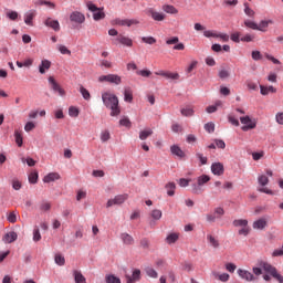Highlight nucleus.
Returning a JSON list of instances; mask_svg holds the SVG:
<instances>
[{
  "instance_id": "e2e57ef3",
  "label": "nucleus",
  "mask_w": 283,
  "mask_h": 283,
  "mask_svg": "<svg viewBox=\"0 0 283 283\" xmlns=\"http://www.w3.org/2000/svg\"><path fill=\"white\" fill-rule=\"evenodd\" d=\"M119 125H122V127H132V122L129 118L124 117L119 120Z\"/></svg>"
},
{
  "instance_id": "c756f323",
  "label": "nucleus",
  "mask_w": 283,
  "mask_h": 283,
  "mask_svg": "<svg viewBox=\"0 0 283 283\" xmlns=\"http://www.w3.org/2000/svg\"><path fill=\"white\" fill-rule=\"evenodd\" d=\"M73 276L75 280V283H87V280L84 277L83 273H81V271L75 270L73 272Z\"/></svg>"
},
{
  "instance_id": "a18cd8bd",
  "label": "nucleus",
  "mask_w": 283,
  "mask_h": 283,
  "mask_svg": "<svg viewBox=\"0 0 283 283\" xmlns=\"http://www.w3.org/2000/svg\"><path fill=\"white\" fill-rule=\"evenodd\" d=\"M258 180L261 187H266V185H269V177H266L265 175L259 176Z\"/></svg>"
},
{
  "instance_id": "c85d7f7f",
  "label": "nucleus",
  "mask_w": 283,
  "mask_h": 283,
  "mask_svg": "<svg viewBox=\"0 0 283 283\" xmlns=\"http://www.w3.org/2000/svg\"><path fill=\"white\" fill-rule=\"evenodd\" d=\"M208 243L210 244V247H212V249H220V241L218 240V238L209 234L207 237Z\"/></svg>"
},
{
  "instance_id": "58836bf2",
  "label": "nucleus",
  "mask_w": 283,
  "mask_h": 283,
  "mask_svg": "<svg viewBox=\"0 0 283 283\" xmlns=\"http://www.w3.org/2000/svg\"><path fill=\"white\" fill-rule=\"evenodd\" d=\"M177 240H178V233H170V234L166 238L167 244H174V243H176Z\"/></svg>"
},
{
  "instance_id": "4d7b16f0",
  "label": "nucleus",
  "mask_w": 283,
  "mask_h": 283,
  "mask_svg": "<svg viewBox=\"0 0 283 283\" xmlns=\"http://www.w3.org/2000/svg\"><path fill=\"white\" fill-rule=\"evenodd\" d=\"M136 74L138 76H143L144 78H148V76H151V71H149V70H142V71H137Z\"/></svg>"
},
{
  "instance_id": "69168bd1",
  "label": "nucleus",
  "mask_w": 283,
  "mask_h": 283,
  "mask_svg": "<svg viewBox=\"0 0 283 283\" xmlns=\"http://www.w3.org/2000/svg\"><path fill=\"white\" fill-rule=\"evenodd\" d=\"M190 181H191V179L180 178L178 181V185H179V187H189Z\"/></svg>"
},
{
  "instance_id": "9d476101",
  "label": "nucleus",
  "mask_w": 283,
  "mask_h": 283,
  "mask_svg": "<svg viewBox=\"0 0 283 283\" xmlns=\"http://www.w3.org/2000/svg\"><path fill=\"white\" fill-rule=\"evenodd\" d=\"M129 196L127 193L118 195L114 199H109L106 203V207L109 209V207H114V205H123L125 200H127Z\"/></svg>"
},
{
  "instance_id": "20e7f679",
  "label": "nucleus",
  "mask_w": 283,
  "mask_h": 283,
  "mask_svg": "<svg viewBox=\"0 0 283 283\" xmlns=\"http://www.w3.org/2000/svg\"><path fill=\"white\" fill-rule=\"evenodd\" d=\"M86 6L90 12H93L94 21H103V19H105V11H103V8H98L92 2H87Z\"/></svg>"
},
{
  "instance_id": "37998d69",
  "label": "nucleus",
  "mask_w": 283,
  "mask_h": 283,
  "mask_svg": "<svg viewBox=\"0 0 283 283\" xmlns=\"http://www.w3.org/2000/svg\"><path fill=\"white\" fill-rule=\"evenodd\" d=\"M105 280H106V283H120V280L114 274L107 275Z\"/></svg>"
},
{
  "instance_id": "13d9d810",
  "label": "nucleus",
  "mask_w": 283,
  "mask_h": 283,
  "mask_svg": "<svg viewBox=\"0 0 283 283\" xmlns=\"http://www.w3.org/2000/svg\"><path fill=\"white\" fill-rule=\"evenodd\" d=\"M228 120H229V123H231V125H234V127H240V120H238V118H235V116L229 115Z\"/></svg>"
},
{
  "instance_id": "052dcab7",
  "label": "nucleus",
  "mask_w": 283,
  "mask_h": 283,
  "mask_svg": "<svg viewBox=\"0 0 283 283\" xmlns=\"http://www.w3.org/2000/svg\"><path fill=\"white\" fill-rule=\"evenodd\" d=\"M33 242H41V232L39 231V228L33 230Z\"/></svg>"
},
{
  "instance_id": "0e129e2a",
  "label": "nucleus",
  "mask_w": 283,
  "mask_h": 283,
  "mask_svg": "<svg viewBox=\"0 0 283 283\" xmlns=\"http://www.w3.org/2000/svg\"><path fill=\"white\" fill-rule=\"evenodd\" d=\"M139 244H140L142 249H149V247H150L149 239H147V238L142 239Z\"/></svg>"
},
{
  "instance_id": "4be33fe9",
  "label": "nucleus",
  "mask_w": 283,
  "mask_h": 283,
  "mask_svg": "<svg viewBox=\"0 0 283 283\" xmlns=\"http://www.w3.org/2000/svg\"><path fill=\"white\" fill-rule=\"evenodd\" d=\"M54 180H61V175L59 172H50L43 178V182H54Z\"/></svg>"
},
{
  "instance_id": "9b49d317",
  "label": "nucleus",
  "mask_w": 283,
  "mask_h": 283,
  "mask_svg": "<svg viewBox=\"0 0 283 283\" xmlns=\"http://www.w3.org/2000/svg\"><path fill=\"white\" fill-rule=\"evenodd\" d=\"M49 83H50L51 90H53V92L57 93L59 96H65V90H63V87H61V84L57 83L56 80H54V77L50 76Z\"/></svg>"
},
{
  "instance_id": "aec40b11",
  "label": "nucleus",
  "mask_w": 283,
  "mask_h": 283,
  "mask_svg": "<svg viewBox=\"0 0 283 283\" xmlns=\"http://www.w3.org/2000/svg\"><path fill=\"white\" fill-rule=\"evenodd\" d=\"M124 101L126 103H133L134 101V91L129 86L124 88Z\"/></svg>"
},
{
  "instance_id": "4c0bfd02",
  "label": "nucleus",
  "mask_w": 283,
  "mask_h": 283,
  "mask_svg": "<svg viewBox=\"0 0 283 283\" xmlns=\"http://www.w3.org/2000/svg\"><path fill=\"white\" fill-rule=\"evenodd\" d=\"M80 93L82 94L84 101H90V98H92L90 91H87V88H85L83 86H80Z\"/></svg>"
},
{
  "instance_id": "a211bd4d",
  "label": "nucleus",
  "mask_w": 283,
  "mask_h": 283,
  "mask_svg": "<svg viewBox=\"0 0 283 283\" xmlns=\"http://www.w3.org/2000/svg\"><path fill=\"white\" fill-rule=\"evenodd\" d=\"M266 224H268L266 219L260 218L253 222L252 227H253V229L262 231V230L266 229Z\"/></svg>"
},
{
  "instance_id": "cd10ccee",
  "label": "nucleus",
  "mask_w": 283,
  "mask_h": 283,
  "mask_svg": "<svg viewBox=\"0 0 283 283\" xmlns=\"http://www.w3.org/2000/svg\"><path fill=\"white\" fill-rule=\"evenodd\" d=\"M260 90H261V94L262 96H268V94H275V92H277V88L273 87V86H264V85H260Z\"/></svg>"
},
{
  "instance_id": "f03ea898",
  "label": "nucleus",
  "mask_w": 283,
  "mask_h": 283,
  "mask_svg": "<svg viewBox=\"0 0 283 283\" xmlns=\"http://www.w3.org/2000/svg\"><path fill=\"white\" fill-rule=\"evenodd\" d=\"M259 265L261 269H263L264 273H266L263 275V280H265V282H271V277H273L276 280V282L283 283V276L280 274V272H277L276 266H273L271 263L264 261H261Z\"/></svg>"
},
{
  "instance_id": "864d4df0",
  "label": "nucleus",
  "mask_w": 283,
  "mask_h": 283,
  "mask_svg": "<svg viewBox=\"0 0 283 283\" xmlns=\"http://www.w3.org/2000/svg\"><path fill=\"white\" fill-rule=\"evenodd\" d=\"M69 116H71L72 118H76L78 116V108L71 106L69 108Z\"/></svg>"
},
{
  "instance_id": "49530a36",
  "label": "nucleus",
  "mask_w": 283,
  "mask_h": 283,
  "mask_svg": "<svg viewBox=\"0 0 283 283\" xmlns=\"http://www.w3.org/2000/svg\"><path fill=\"white\" fill-rule=\"evenodd\" d=\"M55 264L59 266H64L65 265V258L61 254L55 255Z\"/></svg>"
},
{
  "instance_id": "ddd939ff",
  "label": "nucleus",
  "mask_w": 283,
  "mask_h": 283,
  "mask_svg": "<svg viewBox=\"0 0 283 283\" xmlns=\"http://www.w3.org/2000/svg\"><path fill=\"white\" fill-rule=\"evenodd\" d=\"M237 273L239 277H241V280H245V282H254L255 280V276L253 275V273H251L248 270L239 269Z\"/></svg>"
},
{
  "instance_id": "5701e85b",
  "label": "nucleus",
  "mask_w": 283,
  "mask_h": 283,
  "mask_svg": "<svg viewBox=\"0 0 283 283\" xmlns=\"http://www.w3.org/2000/svg\"><path fill=\"white\" fill-rule=\"evenodd\" d=\"M212 276L214 280H219L220 282H229V279L231 277L228 273L220 274V272L217 271L212 272Z\"/></svg>"
},
{
  "instance_id": "6ab92c4d",
  "label": "nucleus",
  "mask_w": 283,
  "mask_h": 283,
  "mask_svg": "<svg viewBox=\"0 0 283 283\" xmlns=\"http://www.w3.org/2000/svg\"><path fill=\"white\" fill-rule=\"evenodd\" d=\"M35 17H36V11L30 10L24 14V23L27 25H34L32 21L34 20Z\"/></svg>"
},
{
  "instance_id": "3c124183",
  "label": "nucleus",
  "mask_w": 283,
  "mask_h": 283,
  "mask_svg": "<svg viewBox=\"0 0 283 283\" xmlns=\"http://www.w3.org/2000/svg\"><path fill=\"white\" fill-rule=\"evenodd\" d=\"M244 13L247 14V17H254L255 15V11H253V9L249 8V3H244Z\"/></svg>"
},
{
  "instance_id": "c03bdc74",
  "label": "nucleus",
  "mask_w": 283,
  "mask_h": 283,
  "mask_svg": "<svg viewBox=\"0 0 283 283\" xmlns=\"http://www.w3.org/2000/svg\"><path fill=\"white\" fill-rule=\"evenodd\" d=\"M146 275L156 280L158 277V272H156V270H154L153 268H147Z\"/></svg>"
},
{
  "instance_id": "a19ab883",
  "label": "nucleus",
  "mask_w": 283,
  "mask_h": 283,
  "mask_svg": "<svg viewBox=\"0 0 283 283\" xmlns=\"http://www.w3.org/2000/svg\"><path fill=\"white\" fill-rule=\"evenodd\" d=\"M150 216L153 220H160L163 218V211L155 209L150 212Z\"/></svg>"
},
{
  "instance_id": "774afa93",
  "label": "nucleus",
  "mask_w": 283,
  "mask_h": 283,
  "mask_svg": "<svg viewBox=\"0 0 283 283\" xmlns=\"http://www.w3.org/2000/svg\"><path fill=\"white\" fill-rule=\"evenodd\" d=\"M275 119L279 125H283V113H277Z\"/></svg>"
},
{
  "instance_id": "473e14b6",
  "label": "nucleus",
  "mask_w": 283,
  "mask_h": 283,
  "mask_svg": "<svg viewBox=\"0 0 283 283\" xmlns=\"http://www.w3.org/2000/svg\"><path fill=\"white\" fill-rule=\"evenodd\" d=\"M168 196H176V182L170 181L165 186Z\"/></svg>"
},
{
  "instance_id": "f8f14e48",
  "label": "nucleus",
  "mask_w": 283,
  "mask_h": 283,
  "mask_svg": "<svg viewBox=\"0 0 283 283\" xmlns=\"http://www.w3.org/2000/svg\"><path fill=\"white\" fill-rule=\"evenodd\" d=\"M148 17H151L154 21H165L167 15L163 12L155 11L154 8H149L146 12Z\"/></svg>"
},
{
  "instance_id": "603ef678",
  "label": "nucleus",
  "mask_w": 283,
  "mask_h": 283,
  "mask_svg": "<svg viewBox=\"0 0 283 283\" xmlns=\"http://www.w3.org/2000/svg\"><path fill=\"white\" fill-rule=\"evenodd\" d=\"M205 129H206V132H208V134H213V132H216V124L207 123L205 125Z\"/></svg>"
},
{
  "instance_id": "f704fd0d",
  "label": "nucleus",
  "mask_w": 283,
  "mask_h": 283,
  "mask_svg": "<svg viewBox=\"0 0 283 283\" xmlns=\"http://www.w3.org/2000/svg\"><path fill=\"white\" fill-rule=\"evenodd\" d=\"M151 134H154V130H151V128L142 130L139 133V139L140 140H147V138H149V136H151Z\"/></svg>"
},
{
  "instance_id": "72a5a7b5",
  "label": "nucleus",
  "mask_w": 283,
  "mask_h": 283,
  "mask_svg": "<svg viewBox=\"0 0 283 283\" xmlns=\"http://www.w3.org/2000/svg\"><path fill=\"white\" fill-rule=\"evenodd\" d=\"M163 10L167 14H178V10L176 9V7H174L171 4H164Z\"/></svg>"
},
{
  "instance_id": "f3484780",
  "label": "nucleus",
  "mask_w": 283,
  "mask_h": 283,
  "mask_svg": "<svg viewBox=\"0 0 283 283\" xmlns=\"http://www.w3.org/2000/svg\"><path fill=\"white\" fill-rule=\"evenodd\" d=\"M17 238H19V235L17 234V232L11 231L4 234V237L2 238V241L6 244H12V242H15Z\"/></svg>"
},
{
  "instance_id": "ea45409f",
  "label": "nucleus",
  "mask_w": 283,
  "mask_h": 283,
  "mask_svg": "<svg viewBox=\"0 0 283 283\" xmlns=\"http://www.w3.org/2000/svg\"><path fill=\"white\" fill-rule=\"evenodd\" d=\"M169 81H178L180 78V75L178 73H171L169 71H166V77Z\"/></svg>"
},
{
  "instance_id": "6e6d98bb",
  "label": "nucleus",
  "mask_w": 283,
  "mask_h": 283,
  "mask_svg": "<svg viewBox=\"0 0 283 283\" xmlns=\"http://www.w3.org/2000/svg\"><path fill=\"white\" fill-rule=\"evenodd\" d=\"M7 17L10 21H17V19H19V13L17 11H9L7 12Z\"/></svg>"
},
{
  "instance_id": "39448f33",
  "label": "nucleus",
  "mask_w": 283,
  "mask_h": 283,
  "mask_svg": "<svg viewBox=\"0 0 283 283\" xmlns=\"http://www.w3.org/2000/svg\"><path fill=\"white\" fill-rule=\"evenodd\" d=\"M99 83H112L113 85H120L123 83V78L120 75L116 74H107V75H102L98 77Z\"/></svg>"
},
{
  "instance_id": "680f3d73",
  "label": "nucleus",
  "mask_w": 283,
  "mask_h": 283,
  "mask_svg": "<svg viewBox=\"0 0 283 283\" xmlns=\"http://www.w3.org/2000/svg\"><path fill=\"white\" fill-rule=\"evenodd\" d=\"M111 138H112V136L109 135V133L107 130L102 132V134H101L102 143H107V140H109Z\"/></svg>"
},
{
  "instance_id": "423d86ee",
  "label": "nucleus",
  "mask_w": 283,
  "mask_h": 283,
  "mask_svg": "<svg viewBox=\"0 0 283 283\" xmlns=\"http://www.w3.org/2000/svg\"><path fill=\"white\" fill-rule=\"evenodd\" d=\"M203 36H206L207 39H211V38L212 39H221V41L223 43H228V41H229V34L220 33L218 31H211V30L205 31Z\"/></svg>"
},
{
  "instance_id": "c9c22d12",
  "label": "nucleus",
  "mask_w": 283,
  "mask_h": 283,
  "mask_svg": "<svg viewBox=\"0 0 283 283\" xmlns=\"http://www.w3.org/2000/svg\"><path fill=\"white\" fill-rule=\"evenodd\" d=\"M221 106H222V102L218 101L216 102L214 105L208 106L206 111L208 114H213L214 112H218V107H221Z\"/></svg>"
},
{
  "instance_id": "6e6552de",
  "label": "nucleus",
  "mask_w": 283,
  "mask_h": 283,
  "mask_svg": "<svg viewBox=\"0 0 283 283\" xmlns=\"http://www.w3.org/2000/svg\"><path fill=\"white\" fill-rule=\"evenodd\" d=\"M138 23H140V21L136 20V19H120L117 18L113 21V25H120V27H126V28H132V25H138Z\"/></svg>"
},
{
  "instance_id": "de8ad7c7",
  "label": "nucleus",
  "mask_w": 283,
  "mask_h": 283,
  "mask_svg": "<svg viewBox=\"0 0 283 283\" xmlns=\"http://www.w3.org/2000/svg\"><path fill=\"white\" fill-rule=\"evenodd\" d=\"M182 266V271H187V273H191V271H193V264H191L190 262H184L181 263Z\"/></svg>"
},
{
  "instance_id": "b1692460",
  "label": "nucleus",
  "mask_w": 283,
  "mask_h": 283,
  "mask_svg": "<svg viewBox=\"0 0 283 283\" xmlns=\"http://www.w3.org/2000/svg\"><path fill=\"white\" fill-rule=\"evenodd\" d=\"M50 67H52V62H50L49 60H42L41 64L39 65L40 74H45V71L50 70Z\"/></svg>"
},
{
  "instance_id": "79ce46f5",
  "label": "nucleus",
  "mask_w": 283,
  "mask_h": 283,
  "mask_svg": "<svg viewBox=\"0 0 283 283\" xmlns=\"http://www.w3.org/2000/svg\"><path fill=\"white\" fill-rule=\"evenodd\" d=\"M38 180H39V172H31L29 175V182L31 185H36Z\"/></svg>"
},
{
  "instance_id": "a878e982",
  "label": "nucleus",
  "mask_w": 283,
  "mask_h": 283,
  "mask_svg": "<svg viewBox=\"0 0 283 283\" xmlns=\"http://www.w3.org/2000/svg\"><path fill=\"white\" fill-rule=\"evenodd\" d=\"M170 151L174 156H177L178 158H185V151L181 148H179L178 145H172L170 147Z\"/></svg>"
},
{
  "instance_id": "f257e3e1",
  "label": "nucleus",
  "mask_w": 283,
  "mask_h": 283,
  "mask_svg": "<svg viewBox=\"0 0 283 283\" xmlns=\"http://www.w3.org/2000/svg\"><path fill=\"white\" fill-rule=\"evenodd\" d=\"M103 104L107 109H111V116L120 115V106L118 105V96L111 92L102 93Z\"/></svg>"
},
{
  "instance_id": "09e8293b",
  "label": "nucleus",
  "mask_w": 283,
  "mask_h": 283,
  "mask_svg": "<svg viewBox=\"0 0 283 283\" xmlns=\"http://www.w3.org/2000/svg\"><path fill=\"white\" fill-rule=\"evenodd\" d=\"M142 41H143V43H147L148 45H154V43H156V38H154V36H143Z\"/></svg>"
},
{
  "instance_id": "e433bc0d",
  "label": "nucleus",
  "mask_w": 283,
  "mask_h": 283,
  "mask_svg": "<svg viewBox=\"0 0 283 283\" xmlns=\"http://www.w3.org/2000/svg\"><path fill=\"white\" fill-rule=\"evenodd\" d=\"M233 226L244 228L249 226V221L247 219H237L233 221Z\"/></svg>"
},
{
  "instance_id": "4468645a",
  "label": "nucleus",
  "mask_w": 283,
  "mask_h": 283,
  "mask_svg": "<svg viewBox=\"0 0 283 283\" xmlns=\"http://www.w3.org/2000/svg\"><path fill=\"white\" fill-rule=\"evenodd\" d=\"M70 21L73 23H85V14L78 12V11H73L70 15Z\"/></svg>"
},
{
  "instance_id": "393cba45",
  "label": "nucleus",
  "mask_w": 283,
  "mask_h": 283,
  "mask_svg": "<svg viewBox=\"0 0 283 283\" xmlns=\"http://www.w3.org/2000/svg\"><path fill=\"white\" fill-rule=\"evenodd\" d=\"M117 41L118 43H122V45H126V48H132V45H134V41L125 35H118Z\"/></svg>"
},
{
  "instance_id": "2f4dec72",
  "label": "nucleus",
  "mask_w": 283,
  "mask_h": 283,
  "mask_svg": "<svg viewBox=\"0 0 283 283\" xmlns=\"http://www.w3.org/2000/svg\"><path fill=\"white\" fill-rule=\"evenodd\" d=\"M14 138L18 147H23V133H21V130L19 129L14 130Z\"/></svg>"
},
{
  "instance_id": "5fc2aeb1",
  "label": "nucleus",
  "mask_w": 283,
  "mask_h": 283,
  "mask_svg": "<svg viewBox=\"0 0 283 283\" xmlns=\"http://www.w3.org/2000/svg\"><path fill=\"white\" fill-rule=\"evenodd\" d=\"M244 25H245V28H250L251 30H258V23H255L251 20H245Z\"/></svg>"
},
{
  "instance_id": "bb28decb",
  "label": "nucleus",
  "mask_w": 283,
  "mask_h": 283,
  "mask_svg": "<svg viewBox=\"0 0 283 283\" xmlns=\"http://www.w3.org/2000/svg\"><path fill=\"white\" fill-rule=\"evenodd\" d=\"M120 239L122 242L127 247H132V244H134V237H132L129 233H122Z\"/></svg>"
},
{
  "instance_id": "7ed1b4c3",
  "label": "nucleus",
  "mask_w": 283,
  "mask_h": 283,
  "mask_svg": "<svg viewBox=\"0 0 283 283\" xmlns=\"http://www.w3.org/2000/svg\"><path fill=\"white\" fill-rule=\"evenodd\" d=\"M209 180H211V177H209L208 175L199 176L197 178V184H193L191 186L192 193H197V195L202 193V186L207 185V182H209Z\"/></svg>"
},
{
  "instance_id": "7c9ffc66",
  "label": "nucleus",
  "mask_w": 283,
  "mask_h": 283,
  "mask_svg": "<svg viewBox=\"0 0 283 283\" xmlns=\"http://www.w3.org/2000/svg\"><path fill=\"white\" fill-rule=\"evenodd\" d=\"M273 20H263L259 23L258 29L259 32H266V28H269V25H272Z\"/></svg>"
},
{
  "instance_id": "338daca9",
  "label": "nucleus",
  "mask_w": 283,
  "mask_h": 283,
  "mask_svg": "<svg viewBox=\"0 0 283 283\" xmlns=\"http://www.w3.org/2000/svg\"><path fill=\"white\" fill-rule=\"evenodd\" d=\"M196 156L200 160L201 165H207L208 158L205 157V155L197 153Z\"/></svg>"
},
{
  "instance_id": "bf43d9fd",
  "label": "nucleus",
  "mask_w": 283,
  "mask_h": 283,
  "mask_svg": "<svg viewBox=\"0 0 283 283\" xmlns=\"http://www.w3.org/2000/svg\"><path fill=\"white\" fill-rule=\"evenodd\" d=\"M181 114L184 116H193L195 112L191 107L181 108Z\"/></svg>"
},
{
  "instance_id": "8fccbe9b",
  "label": "nucleus",
  "mask_w": 283,
  "mask_h": 283,
  "mask_svg": "<svg viewBox=\"0 0 283 283\" xmlns=\"http://www.w3.org/2000/svg\"><path fill=\"white\" fill-rule=\"evenodd\" d=\"M35 128H36V124H34V122H28L24 125V132H27V133H30V132H32Z\"/></svg>"
},
{
  "instance_id": "412c9836",
  "label": "nucleus",
  "mask_w": 283,
  "mask_h": 283,
  "mask_svg": "<svg viewBox=\"0 0 283 283\" xmlns=\"http://www.w3.org/2000/svg\"><path fill=\"white\" fill-rule=\"evenodd\" d=\"M140 280V270H134L132 276L126 275V283H134Z\"/></svg>"
},
{
  "instance_id": "1a4fd4ad",
  "label": "nucleus",
  "mask_w": 283,
  "mask_h": 283,
  "mask_svg": "<svg viewBox=\"0 0 283 283\" xmlns=\"http://www.w3.org/2000/svg\"><path fill=\"white\" fill-rule=\"evenodd\" d=\"M222 216H224V208L218 207L212 214H207L206 218L208 222H216V220H220Z\"/></svg>"
},
{
  "instance_id": "0eeeda50",
  "label": "nucleus",
  "mask_w": 283,
  "mask_h": 283,
  "mask_svg": "<svg viewBox=\"0 0 283 283\" xmlns=\"http://www.w3.org/2000/svg\"><path fill=\"white\" fill-rule=\"evenodd\" d=\"M241 124L244 125L241 127L242 132H249V129H255L256 123L251 119L249 115L240 117Z\"/></svg>"
},
{
  "instance_id": "dca6fc26",
  "label": "nucleus",
  "mask_w": 283,
  "mask_h": 283,
  "mask_svg": "<svg viewBox=\"0 0 283 283\" xmlns=\"http://www.w3.org/2000/svg\"><path fill=\"white\" fill-rule=\"evenodd\" d=\"M44 25L54 30V32H59V30H61V24L57 22V20H53L52 18H48L44 21Z\"/></svg>"
},
{
  "instance_id": "2eb2a0df",
  "label": "nucleus",
  "mask_w": 283,
  "mask_h": 283,
  "mask_svg": "<svg viewBox=\"0 0 283 283\" xmlns=\"http://www.w3.org/2000/svg\"><path fill=\"white\" fill-rule=\"evenodd\" d=\"M211 172L214 176H223L224 175V165L222 163H213L211 165Z\"/></svg>"
}]
</instances>
